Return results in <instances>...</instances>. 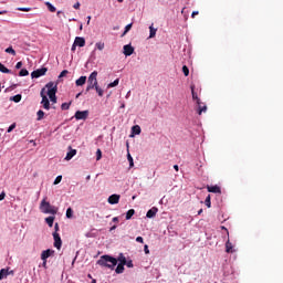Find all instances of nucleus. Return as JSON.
<instances>
[{
  "mask_svg": "<svg viewBox=\"0 0 283 283\" xmlns=\"http://www.w3.org/2000/svg\"><path fill=\"white\" fill-rule=\"evenodd\" d=\"M99 266H105L106 269H114L116 264H118V260L116 258L111 256L108 254H104L97 261Z\"/></svg>",
  "mask_w": 283,
  "mask_h": 283,
  "instance_id": "f257e3e1",
  "label": "nucleus"
},
{
  "mask_svg": "<svg viewBox=\"0 0 283 283\" xmlns=\"http://www.w3.org/2000/svg\"><path fill=\"white\" fill-rule=\"evenodd\" d=\"M46 95L49 96L51 103L56 104V92H59V84L54 82H49L45 84Z\"/></svg>",
  "mask_w": 283,
  "mask_h": 283,
  "instance_id": "f03ea898",
  "label": "nucleus"
},
{
  "mask_svg": "<svg viewBox=\"0 0 283 283\" xmlns=\"http://www.w3.org/2000/svg\"><path fill=\"white\" fill-rule=\"evenodd\" d=\"M40 211L45 214L56 216L59 213V208L52 206L49 201L43 199L40 203Z\"/></svg>",
  "mask_w": 283,
  "mask_h": 283,
  "instance_id": "7ed1b4c3",
  "label": "nucleus"
},
{
  "mask_svg": "<svg viewBox=\"0 0 283 283\" xmlns=\"http://www.w3.org/2000/svg\"><path fill=\"white\" fill-rule=\"evenodd\" d=\"M98 85V72L93 71L87 78L86 92H91Z\"/></svg>",
  "mask_w": 283,
  "mask_h": 283,
  "instance_id": "20e7f679",
  "label": "nucleus"
},
{
  "mask_svg": "<svg viewBox=\"0 0 283 283\" xmlns=\"http://www.w3.org/2000/svg\"><path fill=\"white\" fill-rule=\"evenodd\" d=\"M191 94H192V99L196 102V105H198V114H202V112H207V105L200 101V97H198V93L193 90V85L191 86Z\"/></svg>",
  "mask_w": 283,
  "mask_h": 283,
  "instance_id": "39448f33",
  "label": "nucleus"
},
{
  "mask_svg": "<svg viewBox=\"0 0 283 283\" xmlns=\"http://www.w3.org/2000/svg\"><path fill=\"white\" fill-rule=\"evenodd\" d=\"M45 90H46V87L44 86L40 92V96L42 98L41 105H42L43 109L50 111V99L48 98V95L45 94Z\"/></svg>",
  "mask_w": 283,
  "mask_h": 283,
  "instance_id": "423d86ee",
  "label": "nucleus"
},
{
  "mask_svg": "<svg viewBox=\"0 0 283 283\" xmlns=\"http://www.w3.org/2000/svg\"><path fill=\"white\" fill-rule=\"evenodd\" d=\"M46 73H48V67L38 69L31 73V77L41 78V76H45Z\"/></svg>",
  "mask_w": 283,
  "mask_h": 283,
  "instance_id": "0eeeda50",
  "label": "nucleus"
},
{
  "mask_svg": "<svg viewBox=\"0 0 283 283\" xmlns=\"http://www.w3.org/2000/svg\"><path fill=\"white\" fill-rule=\"evenodd\" d=\"M53 240L55 249L61 250V247H63V241L61 240V234H59V232H53Z\"/></svg>",
  "mask_w": 283,
  "mask_h": 283,
  "instance_id": "6e6552de",
  "label": "nucleus"
},
{
  "mask_svg": "<svg viewBox=\"0 0 283 283\" xmlns=\"http://www.w3.org/2000/svg\"><path fill=\"white\" fill-rule=\"evenodd\" d=\"M74 116L76 120H86L87 116H90V111H77Z\"/></svg>",
  "mask_w": 283,
  "mask_h": 283,
  "instance_id": "1a4fd4ad",
  "label": "nucleus"
},
{
  "mask_svg": "<svg viewBox=\"0 0 283 283\" xmlns=\"http://www.w3.org/2000/svg\"><path fill=\"white\" fill-rule=\"evenodd\" d=\"M52 255H54V250H44L41 253V260H48V258H52Z\"/></svg>",
  "mask_w": 283,
  "mask_h": 283,
  "instance_id": "9d476101",
  "label": "nucleus"
},
{
  "mask_svg": "<svg viewBox=\"0 0 283 283\" xmlns=\"http://www.w3.org/2000/svg\"><path fill=\"white\" fill-rule=\"evenodd\" d=\"M120 201V196L119 195H112L108 197V203L109 205H118Z\"/></svg>",
  "mask_w": 283,
  "mask_h": 283,
  "instance_id": "9b49d317",
  "label": "nucleus"
},
{
  "mask_svg": "<svg viewBox=\"0 0 283 283\" xmlns=\"http://www.w3.org/2000/svg\"><path fill=\"white\" fill-rule=\"evenodd\" d=\"M124 54L126 56H132V54H134V46H132V44L124 45Z\"/></svg>",
  "mask_w": 283,
  "mask_h": 283,
  "instance_id": "f8f14e48",
  "label": "nucleus"
},
{
  "mask_svg": "<svg viewBox=\"0 0 283 283\" xmlns=\"http://www.w3.org/2000/svg\"><path fill=\"white\" fill-rule=\"evenodd\" d=\"M74 43L77 45V48H85V38L76 36Z\"/></svg>",
  "mask_w": 283,
  "mask_h": 283,
  "instance_id": "ddd939ff",
  "label": "nucleus"
},
{
  "mask_svg": "<svg viewBox=\"0 0 283 283\" xmlns=\"http://www.w3.org/2000/svg\"><path fill=\"white\" fill-rule=\"evenodd\" d=\"M157 213H158V208L153 207V208H150V209L147 211L146 218H149V219L156 218V214H157Z\"/></svg>",
  "mask_w": 283,
  "mask_h": 283,
  "instance_id": "4468645a",
  "label": "nucleus"
},
{
  "mask_svg": "<svg viewBox=\"0 0 283 283\" xmlns=\"http://www.w3.org/2000/svg\"><path fill=\"white\" fill-rule=\"evenodd\" d=\"M85 83H87V76H85V75H82L80 78H77L75 81V85L77 87H83V85H85Z\"/></svg>",
  "mask_w": 283,
  "mask_h": 283,
  "instance_id": "2eb2a0df",
  "label": "nucleus"
},
{
  "mask_svg": "<svg viewBox=\"0 0 283 283\" xmlns=\"http://www.w3.org/2000/svg\"><path fill=\"white\" fill-rule=\"evenodd\" d=\"M140 132H142V129L138 125L133 126L130 138H134V136H140Z\"/></svg>",
  "mask_w": 283,
  "mask_h": 283,
  "instance_id": "dca6fc26",
  "label": "nucleus"
},
{
  "mask_svg": "<svg viewBox=\"0 0 283 283\" xmlns=\"http://www.w3.org/2000/svg\"><path fill=\"white\" fill-rule=\"evenodd\" d=\"M70 151L66 154L64 160H72L76 155V149H72V146L69 147Z\"/></svg>",
  "mask_w": 283,
  "mask_h": 283,
  "instance_id": "f3484780",
  "label": "nucleus"
},
{
  "mask_svg": "<svg viewBox=\"0 0 283 283\" xmlns=\"http://www.w3.org/2000/svg\"><path fill=\"white\" fill-rule=\"evenodd\" d=\"M209 193H221L220 186H208Z\"/></svg>",
  "mask_w": 283,
  "mask_h": 283,
  "instance_id": "a211bd4d",
  "label": "nucleus"
},
{
  "mask_svg": "<svg viewBox=\"0 0 283 283\" xmlns=\"http://www.w3.org/2000/svg\"><path fill=\"white\" fill-rule=\"evenodd\" d=\"M226 252L227 253H233V243H231V241L229 240V237H228V240L226 242Z\"/></svg>",
  "mask_w": 283,
  "mask_h": 283,
  "instance_id": "6ab92c4d",
  "label": "nucleus"
},
{
  "mask_svg": "<svg viewBox=\"0 0 283 283\" xmlns=\"http://www.w3.org/2000/svg\"><path fill=\"white\" fill-rule=\"evenodd\" d=\"M117 260L119 261V264L124 265L127 264V258H125V254L119 253Z\"/></svg>",
  "mask_w": 283,
  "mask_h": 283,
  "instance_id": "aec40b11",
  "label": "nucleus"
},
{
  "mask_svg": "<svg viewBox=\"0 0 283 283\" xmlns=\"http://www.w3.org/2000/svg\"><path fill=\"white\" fill-rule=\"evenodd\" d=\"M156 32H158V29L154 28V24L149 27V39H154L156 36Z\"/></svg>",
  "mask_w": 283,
  "mask_h": 283,
  "instance_id": "412c9836",
  "label": "nucleus"
},
{
  "mask_svg": "<svg viewBox=\"0 0 283 283\" xmlns=\"http://www.w3.org/2000/svg\"><path fill=\"white\" fill-rule=\"evenodd\" d=\"M0 72L2 74H12V71L6 67V65H3L2 63H0Z\"/></svg>",
  "mask_w": 283,
  "mask_h": 283,
  "instance_id": "4be33fe9",
  "label": "nucleus"
},
{
  "mask_svg": "<svg viewBox=\"0 0 283 283\" xmlns=\"http://www.w3.org/2000/svg\"><path fill=\"white\" fill-rule=\"evenodd\" d=\"M54 219H55L54 216L45 218L46 224H49V227H51V228L54 227Z\"/></svg>",
  "mask_w": 283,
  "mask_h": 283,
  "instance_id": "5701e85b",
  "label": "nucleus"
},
{
  "mask_svg": "<svg viewBox=\"0 0 283 283\" xmlns=\"http://www.w3.org/2000/svg\"><path fill=\"white\" fill-rule=\"evenodd\" d=\"M36 120H43V118L45 117V112L40 109L36 112Z\"/></svg>",
  "mask_w": 283,
  "mask_h": 283,
  "instance_id": "b1692460",
  "label": "nucleus"
},
{
  "mask_svg": "<svg viewBox=\"0 0 283 283\" xmlns=\"http://www.w3.org/2000/svg\"><path fill=\"white\" fill-rule=\"evenodd\" d=\"M94 90L96 91V93H97V95H98L99 97H103V96H104L105 92L99 87L98 84L94 87Z\"/></svg>",
  "mask_w": 283,
  "mask_h": 283,
  "instance_id": "393cba45",
  "label": "nucleus"
},
{
  "mask_svg": "<svg viewBox=\"0 0 283 283\" xmlns=\"http://www.w3.org/2000/svg\"><path fill=\"white\" fill-rule=\"evenodd\" d=\"M45 6L49 12H56V7H54L51 2H45Z\"/></svg>",
  "mask_w": 283,
  "mask_h": 283,
  "instance_id": "a878e982",
  "label": "nucleus"
},
{
  "mask_svg": "<svg viewBox=\"0 0 283 283\" xmlns=\"http://www.w3.org/2000/svg\"><path fill=\"white\" fill-rule=\"evenodd\" d=\"M124 271H125V265H123L120 263L115 269V273H117V274L124 273Z\"/></svg>",
  "mask_w": 283,
  "mask_h": 283,
  "instance_id": "bb28decb",
  "label": "nucleus"
},
{
  "mask_svg": "<svg viewBox=\"0 0 283 283\" xmlns=\"http://www.w3.org/2000/svg\"><path fill=\"white\" fill-rule=\"evenodd\" d=\"M4 52H7V54H11L12 56H17V51H14L12 46L7 48Z\"/></svg>",
  "mask_w": 283,
  "mask_h": 283,
  "instance_id": "cd10ccee",
  "label": "nucleus"
},
{
  "mask_svg": "<svg viewBox=\"0 0 283 283\" xmlns=\"http://www.w3.org/2000/svg\"><path fill=\"white\" fill-rule=\"evenodd\" d=\"M136 213V210L130 209L126 212V220H132V217Z\"/></svg>",
  "mask_w": 283,
  "mask_h": 283,
  "instance_id": "c85d7f7f",
  "label": "nucleus"
},
{
  "mask_svg": "<svg viewBox=\"0 0 283 283\" xmlns=\"http://www.w3.org/2000/svg\"><path fill=\"white\" fill-rule=\"evenodd\" d=\"M10 101H13V103H21V94L11 96Z\"/></svg>",
  "mask_w": 283,
  "mask_h": 283,
  "instance_id": "c756f323",
  "label": "nucleus"
},
{
  "mask_svg": "<svg viewBox=\"0 0 283 283\" xmlns=\"http://www.w3.org/2000/svg\"><path fill=\"white\" fill-rule=\"evenodd\" d=\"M118 83H120V80L116 78L114 82H112L107 85L108 90L112 87H117Z\"/></svg>",
  "mask_w": 283,
  "mask_h": 283,
  "instance_id": "7c9ffc66",
  "label": "nucleus"
},
{
  "mask_svg": "<svg viewBox=\"0 0 283 283\" xmlns=\"http://www.w3.org/2000/svg\"><path fill=\"white\" fill-rule=\"evenodd\" d=\"M66 218L69 219L74 218V210H72V208L66 209Z\"/></svg>",
  "mask_w": 283,
  "mask_h": 283,
  "instance_id": "2f4dec72",
  "label": "nucleus"
},
{
  "mask_svg": "<svg viewBox=\"0 0 283 283\" xmlns=\"http://www.w3.org/2000/svg\"><path fill=\"white\" fill-rule=\"evenodd\" d=\"M205 205L206 207H208V209H211V196L208 195V197L205 200Z\"/></svg>",
  "mask_w": 283,
  "mask_h": 283,
  "instance_id": "473e14b6",
  "label": "nucleus"
},
{
  "mask_svg": "<svg viewBox=\"0 0 283 283\" xmlns=\"http://www.w3.org/2000/svg\"><path fill=\"white\" fill-rule=\"evenodd\" d=\"M3 277H8V270L6 269L0 270V280H3Z\"/></svg>",
  "mask_w": 283,
  "mask_h": 283,
  "instance_id": "72a5a7b5",
  "label": "nucleus"
},
{
  "mask_svg": "<svg viewBox=\"0 0 283 283\" xmlns=\"http://www.w3.org/2000/svg\"><path fill=\"white\" fill-rule=\"evenodd\" d=\"M127 160L129 163V167H134V157H132V154L129 153L127 154Z\"/></svg>",
  "mask_w": 283,
  "mask_h": 283,
  "instance_id": "f704fd0d",
  "label": "nucleus"
},
{
  "mask_svg": "<svg viewBox=\"0 0 283 283\" xmlns=\"http://www.w3.org/2000/svg\"><path fill=\"white\" fill-rule=\"evenodd\" d=\"M30 72H28V69H22L20 72H19V76H29Z\"/></svg>",
  "mask_w": 283,
  "mask_h": 283,
  "instance_id": "c9c22d12",
  "label": "nucleus"
},
{
  "mask_svg": "<svg viewBox=\"0 0 283 283\" xmlns=\"http://www.w3.org/2000/svg\"><path fill=\"white\" fill-rule=\"evenodd\" d=\"M95 48H97L99 51H103V50H105V43H103V42H97V43L95 44Z\"/></svg>",
  "mask_w": 283,
  "mask_h": 283,
  "instance_id": "e433bc0d",
  "label": "nucleus"
},
{
  "mask_svg": "<svg viewBox=\"0 0 283 283\" xmlns=\"http://www.w3.org/2000/svg\"><path fill=\"white\" fill-rule=\"evenodd\" d=\"M132 25H134V24H133V23H129V24H127V25L125 27V30H124L122 36H125V34H127V32H129V30H132Z\"/></svg>",
  "mask_w": 283,
  "mask_h": 283,
  "instance_id": "4c0bfd02",
  "label": "nucleus"
},
{
  "mask_svg": "<svg viewBox=\"0 0 283 283\" xmlns=\"http://www.w3.org/2000/svg\"><path fill=\"white\" fill-rule=\"evenodd\" d=\"M70 105H72V102H70V103H63V104L61 105V109L67 111V109H70Z\"/></svg>",
  "mask_w": 283,
  "mask_h": 283,
  "instance_id": "58836bf2",
  "label": "nucleus"
},
{
  "mask_svg": "<svg viewBox=\"0 0 283 283\" xmlns=\"http://www.w3.org/2000/svg\"><path fill=\"white\" fill-rule=\"evenodd\" d=\"M61 180H63V176L59 175L55 180L53 181V185H59L61 184Z\"/></svg>",
  "mask_w": 283,
  "mask_h": 283,
  "instance_id": "ea45409f",
  "label": "nucleus"
},
{
  "mask_svg": "<svg viewBox=\"0 0 283 283\" xmlns=\"http://www.w3.org/2000/svg\"><path fill=\"white\" fill-rule=\"evenodd\" d=\"M17 10H19L20 12H30L32 8L20 7Z\"/></svg>",
  "mask_w": 283,
  "mask_h": 283,
  "instance_id": "a19ab883",
  "label": "nucleus"
},
{
  "mask_svg": "<svg viewBox=\"0 0 283 283\" xmlns=\"http://www.w3.org/2000/svg\"><path fill=\"white\" fill-rule=\"evenodd\" d=\"M101 158H103V151H101V149L96 150V160H101Z\"/></svg>",
  "mask_w": 283,
  "mask_h": 283,
  "instance_id": "79ce46f5",
  "label": "nucleus"
},
{
  "mask_svg": "<svg viewBox=\"0 0 283 283\" xmlns=\"http://www.w3.org/2000/svg\"><path fill=\"white\" fill-rule=\"evenodd\" d=\"M125 266L128 269H134V262L132 260L126 261Z\"/></svg>",
  "mask_w": 283,
  "mask_h": 283,
  "instance_id": "37998d69",
  "label": "nucleus"
},
{
  "mask_svg": "<svg viewBox=\"0 0 283 283\" xmlns=\"http://www.w3.org/2000/svg\"><path fill=\"white\" fill-rule=\"evenodd\" d=\"M182 72L185 76H189V67H187V65L182 66Z\"/></svg>",
  "mask_w": 283,
  "mask_h": 283,
  "instance_id": "c03bdc74",
  "label": "nucleus"
},
{
  "mask_svg": "<svg viewBox=\"0 0 283 283\" xmlns=\"http://www.w3.org/2000/svg\"><path fill=\"white\" fill-rule=\"evenodd\" d=\"M17 128V124L15 123H13V124H11L10 126H9V128L7 129V132H8V134H10L13 129H15Z\"/></svg>",
  "mask_w": 283,
  "mask_h": 283,
  "instance_id": "a18cd8bd",
  "label": "nucleus"
},
{
  "mask_svg": "<svg viewBox=\"0 0 283 283\" xmlns=\"http://www.w3.org/2000/svg\"><path fill=\"white\" fill-rule=\"evenodd\" d=\"M70 72L67 70H63L60 75H59V78H63L64 76H67Z\"/></svg>",
  "mask_w": 283,
  "mask_h": 283,
  "instance_id": "49530a36",
  "label": "nucleus"
},
{
  "mask_svg": "<svg viewBox=\"0 0 283 283\" xmlns=\"http://www.w3.org/2000/svg\"><path fill=\"white\" fill-rule=\"evenodd\" d=\"M144 253L146 254V255H149V245H144Z\"/></svg>",
  "mask_w": 283,
  "mask_h": 283,
  "instance_id": "de8ad7c7",
  "label": "nucleus"
},
{
  "mask_svg": "<svg viewBox=\"0 0 283 283\" xmlns=\"http://www.w3.org/2000/svg\"><path fill=\"white\" fill-rule=\"evenodd\" d=\"M21 67H23V62H18L15 64V70H21Z\"/></svg>",
  "mask_w": 283,
  "mask_h": 283,
  "instance_id": "09e8293b",
  "label": "nucleus"
},
{
  "mask_svg": "<svg viewBox=\"0 0 283 283\" xmlns=\"http://www.w3.org/2000/svg\"><path fill=\"white\" fill-rule=\"evenodd\" d=\"M76 48H78L77 44L75 42H73V44L71 46V51L76 52Z\"/></svg>",
  "mask_w": 283,
  "mask_h": 283,
  "instance_id": "8fccbe9b",
  "label": "nucleus"
},
{
  "mask_svg": "<svg viewBox=\"0 0 283 283\" xmlns=\"http://www.w3.org/2000/svg\"><path fill=\"white\" fill-rule=\"evenodd\" d=\"M1 200H6V192L4 191H2L0 193V202H1Z\"/></svg>",
  "mask_w": 283,
  "mask_h": 283,
  "instance_id": "3c124183",
  "label": "nucleus"
},
{
  "mask_svg": "<svg viewBox=\"0 0 283 283\" xmlns=\"http://www.w3.org/2000/svg\"><path fill=\"white\" fill-rule=\"evenodd\" d=\"M136 242H139L140 244H143V242H144L143 237H137V238H136Z\"/></svg>",
  "mask_w": 283,
  "mask_h": 283,
  "instance_id": "603ef678",
  "label": "nucleus"
},
{
  "mask_svg": "<svg viewBox=\"0 0 283 283\" xmlns=\"http://www.w3.org/2000/svg\"><path fill=\"white\" fill-rule=\"evenodd\" d=\"M74 10H78V8H81V3L80 2H76L74 6H73Z\"/></svg>",
  "mask_w": 283,
  "mask_h": 283,
  "instance_id": "864d4df0",
  "label": "nucleus"
},
{
  "mask_svg": "<svg viewBox=\"0 0 283 283\" xmlns=\"http://www.w3.org/2000/svg\"><path fill=\"white\" fill-rule=\"evenodd\" d=\"M221 229H222L223 231H226L227 238H229V230H228L224 226H221Z\"/></svg>",
  "mask_w": 283,
  "mask_h": 283,
  "instance_id": "5fc2aeb1",
  "label": "nucleus"
},
{
  "mask_svg": "<svg viewBox=\"0 0 283 283\" xmlns=\"http://www.w3.org/2000/svg\"><path fill=\"white\" fill-rule=\"evenodd\" d=\"M42 261H43L42 263L43 269H48V260H42Z\"/></svg>",
  "mask_w": 283,
  "mask_h": 283,
  "instance_id": "6e6d98bb",
  "label": "nucleus"
},
{
  "mask_svg": "<svg viewBox=\"0 0 283 283\" xmlns=\"http://www.w3.org/2000/svg\"><path fill=\"white\" fill-rule=\"evenodd\" d=\"M54 229H55L54 233H59V223L54 224Z\"/></svg>",
  "mask_w": 283,
  "mask_h": 283,
  "instance_id": "4d7b16f0",
  "label": "nucleus"
},
{
  "mask_svg": "<svg viewBox=\"0 0 283 283\" xmlns=\"http://www.w3.org/2000/svg\"><path fill=\"white\" fill-rule=\"evenodd\" d=\"M90 21H92V17L91 15L87 17V25H90Z\"/></svg>",
  "mask_w": 283,
  "mask_h": 283,
  "instance_id": "13d9d810",
  "label": "nucleus"
},
{
  "mask_svg": "<svg viewBox=\"0 0 283 283\" xmlns=\"http://www.w3.org/2000/svg\"><path fill=\"white\" fill-rule=\"evenodd\" d=\"M197 14H198V11H193L192 14H191L192 19H193V17H196Z\"/></svg>",
  "mask_w": 283,
  "mask_h": 283,
  "instance_id": "bf43d9fd",
  "label": "nucleus"
},
{
  "mask_svg": "<svg viewBox=\"0 0 283 283\" xmlns=\"http://www.w3.org/2000/svg\"><path fill=\"white\" fill-rule=\"evenodd\" d=\"M109 231H116V226L111 227Z\"/></svg>",
  "mask_w": 283,
  "mask_h": 283,
  "instance_id": "052dcab7",
  "label": "nucleus"
},
{
  "mask_svg": "<svg viewBox=\"0 0 283 283\" xmlns=\"http://www.w3.org/2000/svg\"><path fill=\"white\" fill-rule=\"evenodd\" d=\"M130 94H132V91H128L126 94V98H129Z\"/></svg>",
  "mask_w": 283,
  "mask_h": 283,
  "instance_id": "680f3d73",
  "label": "nucleus"
},
{
  "mask_svg": "<svg viewBox=\"0 0 283 283\" xmlns=\"http://www.w3.org/2000/svg\"><path fill=\"white\" fill-rule=\"evenodd\" d=\"M113 222H118V217H114Z\"/></svg>",
  "mask_w": 283,
  "mask_h": 283,
  "instance_id": "e2e57ef3",
  "label": "nucleus"
},
{
  "mask_svg": "<svg viewBox=\"0 0 283 283\" xmlns=\"http://www.w3.org/2000/svg\"><path fill=\"white\" fill-rule=\"evenodd\" d=\"M174 169H175L176 171H179L178 165H175V166H174Z\"/></svg>",
  "mask_w": 283,
  "mask_h": 283,
  "instance_id": "0e129e2a",
  "label": "nucleus"
},
{
  "mask_svg": "<svg viewBox=\"0 0 283 283\" xmlns=\"http://www.w3.org/2000/svg\"><path fill=\"white\" fill-rule=\"evenodd\" d=\"M91 178H92V176H90V175H88V176H86V180H90Z\"/></svg>",
  "mask_w": 283,
  "mask_h": 283,
  "instance_id": "69168bd1",
  "label": "nucleus"
},
{
  "mask_svg": "<svg viewBox=\"0 0 283 283\" xmlns=\"http://www.w3.org/2000/svg\"><path fill=\"white\" fill-rule=\"evenodd\" d=\"M6 12H8V11H0V14H6Z\"/></svg>",
  "mask_w": 283,
  "mask_h": 283,
  "instance_id": "338daca9",
  "label": "nucleus"
},
{
  "mask_svg": "<svg viewBox=\"0 0 283 283\" xmlns=\"http://www.w3.org/2000/svg\"><path fill=\"white\" fill-rule=\"evenodd\" d=\"M91 283H96V279H93Z\"/></svg>",
  "mask_w": 283,
  "mask_h": 283,
  "instance_id": "774afa93",
  "label": "nucleus"
}]
</instances>
